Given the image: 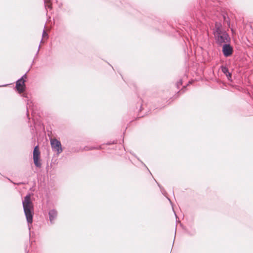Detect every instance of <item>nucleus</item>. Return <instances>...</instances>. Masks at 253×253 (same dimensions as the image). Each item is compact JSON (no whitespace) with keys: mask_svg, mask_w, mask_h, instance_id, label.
I'll return each mask as SVG.
<instances>
[{"mask_svg":"<svg viewBox=\"0 0 253 253\" xmlns=\"http://www.w3.org/2000/svg\"><path fill=\"white\" fill-rule=\"evenodd\" d=\"M15 185H20V184H23L24 183H22V182H20V183H13Z\"/></svg>","mask_w":253,"mask_h":253,"instance_id":"nucleus-16","label":"nucleus"},{"mask_svg":"<svg viewBox=\"0 0 253 253\" xmlns=\"http://www.w3.org/2000/svg\"><path fill=\"white\" fill-rule=\"evenodd\" d=\"M22 205L24 210V212L26 216V220L30 228V224L33 222V218L34 215V206L33 204L31 199V196L30 194L27 195L22 201Z\"/></svg>","mask_w":253,"mask_h":253,"instance_id":"nucleus-1","label":"nucleus"},{"mask_svg":"<svg viewBox=\"0 0 253 253\" xmlns=\"http://www.w3.org/2000/svg\"><path fill=\"white\" fill-rule=\"evenodd\" d=\"M233 49L230 44L225 43L222 47V52L226 57L231 56L233 53Z\"/></svg>","mask_w":253,"mask_h":253,"instance_id":"nucleus-6","label":"nucleus"},{"mask_svg":"<svg viewBox=\"0 0 253 253\" xmlns=\"http://www.w3.org/2000/svg\"><path fill=\"white\" fill-rule=\"evenodd\" d=\"M221 71L226 75L228 80H231L232 78V74L229 72L228 68L225 66H221Z\"/></svg>","mask_w":253,"mask_h":253,"instance_id":"nucleus-8","label":"nucleus"},{"mask_svg":"<svg viewBox=\"0 0 253 253\" xmlns=\"http://www.w3.org/2000/svg\"><path fill=\"white\" fill-rule=\"evenodd\" d=\"M44 6L45 8H49L50 9L52 8V4L50 0H44Z\"/></svg>","mask_w":253,"mask_h":253,"instance_id":"nucleus-9","label":"nucleus"},{"mask_svg":"<svg viewBox=\"0 0 253 253\" xmlns=\"http://www.w3.org/2000/svg\"><path fill=\"white\" fill-rule=\"evenodd\" d=\"M93 149L100 150V149H102V147H101V146H98L96 147H91L87 149V150H93Z\"/></svg>","mask_w":253,"mask_h":253,"instance_id":"nucleus-11","label":"nucleus"},{"mask_svg":"<svg viewBox=\"0 0 253 253\" xmlns=\"http://www.w3.org/2000/svg\"><path fill=\"white\" fill-rule=\"evenodd\" d=\"M27 73L25 74L21 78H22L23 80H25L26 79H27Z\"/></svg>","mask_w":253,"mask_h":253,"instance_id":"nucleus-14","label":"nucleus"},{"mask_svg":"<svg viewBox=\"0 0 253 253\" xmlns=\"http://www.w3.org/2000/svg\"><path fill=\"white\" fill-rule=\"evenodd\" d=\"M6 85H7V84L3 85H0V87H1V86H5Z\"/></svg>","mask_w":253,"mask_h":253,"instance_id":"nucleus-19","label":"nucleus"},{"mask_svg":"<svg viewBox=\"0 0 253 253\" xmlns=\"http://www.w3.org/2000/svg\"><path fill=\"white\" fill-rule=\"evenodd\" d=\"M213 34L216 43L219 45L230 41V39L228 34L222 30V25L220 22H216L215 23V27L213 29Z\"/></svg>","mask_w":253,"mask_h":253,"instance_id":"nucleus-2","label":"nucleus"},{"mask_svg":"<svg viewBox=\"0 0 253 253\" xmlns=\"http://www.w3.org/2000/svg\"><path fill=\"white\" fill-rule=\"evenodd\" d=\"M114 143H115V142H114V141H113L112 143V142H107V143H106V145H111V144H114Z\"/></svg>","mask_w":253,"mask_h":253,"instance_id":"nucleus-15","label":"nucleus"},{"mask_svg":"<svg viewBox=\"0 0 253 253\" xmlns=\"http://www.w3.org/2000/svg\"><path fill=\"white\" fill-rule=\"evenodd\" d=\"M40 45H39V46L38 50V51H37V54H36L37 55V54H38V53H39V50H40Z\"/></svg>","mask_w":253,"mask_h":253,"instance_id":"nucleus-17","label":"nucleus"},{"mask_svg":"<svg viewBox=\"0 0 253 253\" xmlns=\"http://www.w3.org/2000/svg\"><path fill=\"white\" fill-rule=\"evenodd\" d=\"M25 80L20 78L16 82V88L19 93L23 92L26 88Z\"/></svg>","mask_w":253,"mask_h":253,"instance_id":"nucleus-5","label":"nucleus"},{"mask_svg":"<svg viewBox=\"0 0 253 253\" xmlns=\"http://www.w3.org/2000/svg\"><path fill=\"white\" fill-rule=\"evenodd\" d=\"M58 215V212L55 209H52L48 211L49 220L50 224L55 223V221Z\"/></svg>","mask_w":253,"mask_h":253,"instance_id":"nucleus-7","label":"nucleus"},{"mask_svg":"<svg viewBox=\"0 0 253 253\" xmlns=\"http://www.w3.org/2000/svg\"><path fill=\"white\" fill-rule=\"evenodd\" d=\"M50 145L53 151L56 152L57 155H59L62 152L63 149L61 143L59 140L57 139H51Z\"/></svg>","mask_w":253,"mask_h":253,"instance_id":"nucleus-3","label":"nucleus"},{"mask_svg":"<svg viewBox=\"0 0 253 253\" xmlns=\"http://www.w3.org/2000/svg\"><path fill=\"white\" fill-rule=\"evenodd\" d=\"M168 199L169 201H170V200L169 198H168Z\"/></svg>","mask_w":253,"mask_h":253,"instance_id":"nucleus-21","label":"nucleus"},{"mask_svg":"<svg viewBox=\"0 0 253 253\" xmlns=\"http://www.w3.org/2000/svg\"><path fill=\"white\" fill-rule=\"evenodd\" d=\"M182 91L183 92H184V90H183V89H182Z\"/></svg>","mask_w":253,"mask_h":253,"instance_id":"nucleus-20","label":"nucleus"},{"mask_svg":"<svg viewBox=\"0 0 253 253\" xmlns=\"http://www.w3.org/2000/svg\"><path fill=\"white\" fill-rule=\"evenodd\" d=\"M40 152L38 146H36L33 151V160L35 165L38 167H41V163L40 161Z\"/></svg>","mask_w":253,"mask_h":253,"instance_id":"nucleus-4","label":"nucleus"},{"mask_svg":"<svg viewBox=\"0 0 253 253\" xmlns=\"http://www.w3.org/2000/svg\"><path fill=\"white\" fill-rule=\"evenodd\" d=\"M182 80H180L179 81H178L176 83L175 85H176L177 88H179L180 87V86L182 85Z\"/></svg>","mask_w":253,"mask_h":253,"instance_id":"nucleus-12","label":"nucleus"},{"mask_svg":"<svg viewBox=\"0 0 253 253\" xmlns=\"http://www.w3.org/2000/svg\"><path fill=\"white\" fill-rule=\"evenodd\" d=\"M45 36H48V34L47 33L45 32V31L44 30H43V32H42V37H45Z\"/></svg>","mask_w":253,"mask_h":253,"instance_id":"nucleus-13","label":"nucleus"},{"mask_svg":"<svg viewBox=\"0 0 253 253\" xmlns=\"http://www.w3.org/2000/svg\"><path fill=\"white\" fill-rule=\"evenodd\" d=\"M157 184H158L162 194L166 196V194H167V193H166V191L165 190V189H164V188L160 184H159L158 182H157Z\"/></svg>","mask_w":253,"mask_h":253,"instance_id":"nucleus-10","label":"nucleus"},{"mask_svg":"<svg viewBox=\"0 0 253 253\" xmlns=\"http://www.w3.org/2000/svg\"><path fill=\"white\" fill-rule=\"evenodd\" d=\"M195 234V231H194L193 232V233H192V234H191V235H194V234Z\"/></svg>","mask_w":253,"mask_h":253,"instance_id":"nucleus-18","label":"nucleus"}]
</instances>
